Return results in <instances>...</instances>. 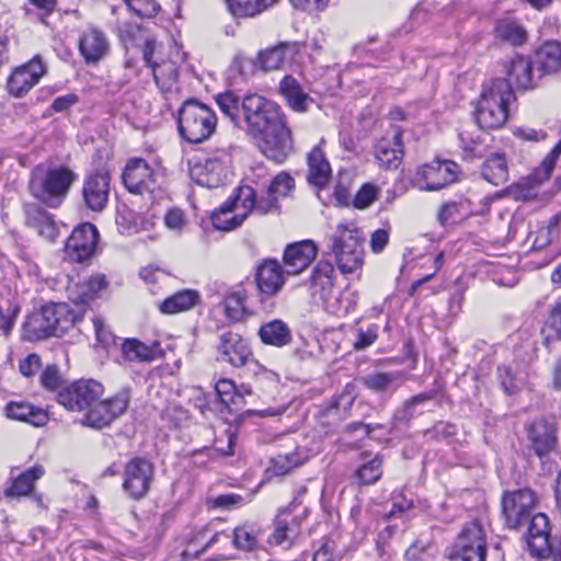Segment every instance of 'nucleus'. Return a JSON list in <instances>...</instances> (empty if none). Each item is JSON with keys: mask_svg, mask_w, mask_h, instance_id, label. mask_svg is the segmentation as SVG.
Returning a JSON list of instances; mask_svg holds the SVG:
<instances>
[{"mask_svg": "<svg viewBox=\"0 0 561 561\" xmlns=\"http://www.w3.org/2000/svg\"><path fill=\"white\" fill-rule=\"evenodd\" d=\"M216 103L234 126L244 123L250 134L262 137L263 152L270 159L282 161L287 157L291 133L279 105L256 93L240 99L230 91L218 94Z\"/></svg>", "mask_w": 561, "mask_h": 561, "instance_id": "nucleus-1", "label": "nucleus"}, {"mask_svg": "<svg viewBox=\"0 0 561 561\" xmlns=\"http://www.w3.org/2000/svg\"><path fill=\"white\" fill-rule=\"evenodd\" d=\"M515 93L505 79H495L482 87L474 110V119L481 129H499L508 118V105Z\"/></svg>", "mask_w": 561, "mask_h": 561, "instance_id": "nucleus-2", "label": "nucleus"}, {"mask_svg": "<svg viewBox=\"0 0 561 561\" xmlns=\"http://www.w3.org/2000/svg\"><path fill=\"white\" fill-rule=\"evenodd\" d=\"M77 175L67 167L33 169L28 182L30 194L44 205L56 208L66 198Z\"/></svg>", "mask_w": 561, "mask_h": 561, "instance_id": "nucleus-3", "label": "nucleus"}, {"mask_svg": "<svg viewBox=\"0 0 561 561\" xmlns=\"http://www.w3.org/2000/svg\"><path fill=\"white\" fill-rule=\"evenodd\" d=\"M364 236L354 222H341L331 236V250L339 270L351 274L363 265Z\"/></svg>", "mask_w": 561, "mask_h": 561, "instance_id": "nucleus-4", "label": "nucleus"}, {"mask_svg": "<svg viewBox=\"0 0 561 561\" xmlns=\"http://www.w3.org/2000/svg\"><path fill=\"white\" fill-rule=\"evenodd\" d=\"M179 131L188 142L198 144L208 139L217 126L215 112L196 100L183 103L179 111Z\"/></svg>", "mask_w": 561, "mask_h": 561, "instance_id": "nucleus-5", "label": "nucleus"}, {"mask_svg": "<svg viewBox=\"0 0 561 561\" xmlns=\"http://www.w3.org/2000/svg\"><path fill=\"white\" fill-rule=\"evenodd\" d=\"M232 158L228 148H217L207 157L195 158L191 164L192 179L208 188L225 185L231 172Z\"/></svg>", "mask_w": 561, "mask_h": 561, "instance_id": "nucleus-6", "label": "nucleus"}, {"mask_svg": "<svg viewBox=\"0 0 561 561\" xmlns=\"http://www.w3.org/2000/svg\"><path fill=\"white\" fill-rule=\"evenodd\" d=\"M254 208V190L251 186H240L234 194L211 215L215 229L230 231L244 221Z\"/></svg>", "mask_w": 561, "mask_h": 561, "instance_id": "nucleus-7", "label": "nucleus"}, {"mask_svg": "<svg viewBox=\"0 0 561 561\" xmlns=\"http://www.w3.org/2000/svg\"><path fill=\"white\" fill-rule=\"evenodd\" d=\"M458 172V165L453 161L433 160L415 171L413 183L421 191H438L454 183Z\"/></svg>", "mask_w": 561, "mask_h": 561, "instance_id": "nucleus-8", "label": "nucleus"}, {"mask_svg": "<svg viewBox=\"0 0 561 561\" xmlns=\"http://www.w3.org/2000/svg\"><path fill=\"white\" fill-rule=\"evenodd\" d=\"M537 503L536 493L528 488L505 492L502 496V515L507 527H519L531 515Z\"/></svg>", "mask_w": 561, "mask_h": 561, "instance_id": "nucleus-9", "label": "nucleus"}, {"mask_svg": "<svg viewBox=\"0 0 561 561\" xmlns=\"http://www.w3.org/2000/svg\"><path fill=\"white\" fill-rule=\"evenodd\" d=\"M154 480V466L144 457L131 458L124 469L123 490L134 500L147 495Z\"/></svg>", "mask_w": 561, "mask_h": 561, "instance_id": "nucleus-10", "label": "nucleus"}, {"mask_svg": "<svg viewBox=\"0 0 561 561\" xmlns=\"http://www.w3.org/2000/svg\"><path fill=\"white\" fill-rule=\"evenodd\" d=\"M103 392L104 388L99 381L78 380L62 388L57 394V401L69 411H82L91 408Z\"/></svg>", "mask_w": 561, "mask_h": 561, "instance_id": "nucleus-11", "label": "nucleus"}, {"mask_svg": "<svg viewBox=\"0 0 561 561\" xmlns=\"http://www.w3.org/2000/svg\"><path fill=\"white\" fill-rule=\"evenodd\" d=\"M129 394L122 391L112 398L93 403L84 415L82 423L93 428H103L108 426L114 420L119 417L127 410Z\"/></svg>", "mask_w": 561, "mask_h": 561, "instance_id": "nucleus-12", "label": "nucleus"}, {"mask_svg": "<svg viewBox=\"0 0 561 561\" xmlns=\"http://www.w3.org/2000/svg\"><path fill=\"white\" fill-rule=\"evenodd\" d=\"M99 241V231L90 222L77 226L67 240L65 254L69 261L84 262L95 252Z\"/></svg>", "mask_w": 561, "mask_h": 561, "instance_id": "nucleus-13", "label": "nucleus"}, {"mask_svg": "<svg viewBox=\"0 0 561 561\" xmlns=\"http://www.w3.org/2000/svg\"><path fill=\"white\" fill-rule=\"evenodd\" d=\"M47 68L39 56H35L28 62L16 67L8 78L7 89L10 95L22 98L35 87L46 73Z\"/></svg>", "mask_w": 561, "mask_h": 561, "instance_id": "nucleus-14", "label": "nucleus"}, {"mask_svg": "<svg viewBox=\"0 0 561 561\" xmlns=\"http://www.w3.org/2000/svg\"><path fill=\"white\" fill-rule=\"evenodd\" d=\"M157 176L158 173L146 160L135 158L124 169L123 183L130 193L142 195L154 191Z\"/></svg>", "mask_w": 561, "mask_h": 561, "instance_id": "nucleus-15", "label": "nucleus"}, {"mask_svg": "<svg viewBox=\"0 0 561 561\" xmlns=\"http://www.w3.org/2000/svg\"><path fill=\"white\" fill-rule=\"evenodd\" d=\"M111 175L107 171H99L85 178L82 196L85 206L92 211H101L108 202Z\"/></svg>", "mask_w": 561, "mask_h": 561, "instance_id": "nucleus-16", "label": "nucleus"}, {"mask_svg": "<svg viewBox=\"0 0 561 561\" xmlns=\"http://www.w3.org/2000/svg\"><path fill=\"white\" fill-rule=\"evenodd\" d=\"M550 533L551 527L548 516L542 513L534 515L526 535V541L531 556L545 558L551 553L553 546Z\"/></svg>", "mask_w": 561, "mask_h": 561, "instance_id": "nucleus-17", "label": "nucleus"}, {"mask_svg": "<svg viewBox=\"0 0 561 561\" xmlns=\"http://www.w3.org/2000/svg\"><path fill=\"white\" fill-rule=\"evenodd\" d=\"M190 546L196 548L195 553L197 554L217 547V559L226 560L230 558L228 550L233 547L232 535L214 530L210 526H207L193 537Z\"/></svg>", "mask_w": 561, "mask_h": 561, "instance_id": "nucleus-18", "label": "nucleus"}, {"mask_svg": "<svg viewBox=\"0 0 561 561\" xmlns=\"http://www.w3.org/2000/svg\"><path fill=\"white\" fill-rule=\"evenodd\" d=\"M375 158L381 168H399L403 158V145L399 129H394L376 142Z\"/></svg>", "mask_w": 561, "mask_h": 561, "instance_id": "nucleus-19", "label": "nucleus"}, {"mask_svg": "<svg viewBox=\"0 0 561 561\" xmlns=\"http://www.w3.org/2000/svg\"><path fill=\"white\" fill-rule=\"evenodd\" d=\"M317 255V247L311 240H305L287 245L284 251L285 271L296 275L306 270Z\"/></svg>", "mask_w": 561, "mask_h": 561, "instance_id": "nucleus-20", "label": "nucleus"}, {"mask_svg": "<svg viewBox=\"0 0 561 561\" xmlns=\"http://www.w3.org/2000/svg\"><path fill=\"white\" fill-rule=\"evenodd\" d=\"M299 518L294 516L289 508L282 510L276 516L275 528L270 535L268 541L272 546L289 549L299 534Z\"/></svg>", "mask_w": 561, "mask_h": 561, "instance_id": "nucleus-21", "label": "nucleus"}, {"mask_svg": "<svg viewBox=\"0 0 561 561\" xmlns=\"http://www.w3.org/2000/svg\"><path fill=\"white\" fill-rule=\"evenodd\" d=\"M508 80L511 85L515 84L517 88L523 90L533 89L537 85L541 79V72L538 68H534L533 61L523 56H516L513 58L507 67Z\"/></svg>", "mask_w": 561, "mask_h": 561, "instance_id": "nucleus-22", "label": "nucleus"}, {"mask_svg": "<svg viewBox=\"0 0 561 561\" xmlns=\"http://www.w3.org/2000/svg\"><path fill=\"white\" fill-rule=\"evenodd\" d=\"M79 50L84 61L94 65L110 51L107 37L98 28H88L80 36Z\"/></svg>", "mask_w": 561, "mask_h": 561, "instance_id": "nucleus-23", "label": "nucleus"}, {"mask_svg": "<svg viewBox=\"0 0 561 561\" xmlns=\"http://www.w3.org/2000/svg\"><path fill=\"white\" fill-rule=\"evenodd\" d=\"M218 353L221 360L234 367L244 366L252 355L245 341L232 332L225 333L220 336Z\"/></svg>", "mask_w": 561, "mask_h": 561, "instance_id": "nucleus-24", "label": "nucleus"}, {"mask_svg": "<svg viewBox=\"0 0 561 561\" xmlns=\"http://www.w3.org/2000/svg\"><path fill=\"white\" fill-rule=\"evenodd\" d=\"M47 324L51 328L53 336H61L71 330L78 321V316L67 304H49L41 309Z\"/></svg>", "mask_w": 561, "mask_h": 561, "instance_id": "nucleus-25", "label": "nucleus"}, {"mask_svg": "<svg viewBox=\"0 0 561 561\" xmlns=\"http://www.w3.org/2000/svg\"><path fill=\"white\" fill-rule=\"evenodd\" d=\"M255 282L262 294L273 296L284 284V271L277 261L265 260L256 268Z\"/></svg>", "mask_w": 561, "mask_h": 561, "instance_id": "nucleus-26", "label": "nucleus"}, {"mask_svg": "<svg viewBox=\"0 0 561 561\" xmlns=\"http://www.w3.org/2000/svg\"><path fill=\"white\" fill-rule=\"evenodd\" d=\"M307 180L317 188L324 187L331 179L332 169L321 145L314 146L307 156Z\"/></svg>", "mask_w": 561, "mask_h": 561, "instance_id": "nucleus-27", "label": "nucleus"}, {"mask_svg": "<svg viewBox=\"0 0 561 561\" xmlns=\"http://www.w3.org/2000/svg\"><path fill=\"white\" fill-rule=\"evenodd\" d=\"M280 95L285 99L286 104L295 112H307L312 99L307 91L300 85L298 80L293 76H285L278 85Z\"/></svg>", "mask_w": 561, "mask_h": 561, "instance_id": "nucleus-28", "label": "nucleus"}, {"mask_svg": "<svg viewBox=\"0 0 561 561\" xmlns=\"http://www.w3.org/2000/svg\"><path fill=\"white\" fill-rule=\"evenodd\" d=\"M528 437L531 440L536 454L542 457L549 454L556 446L554 424L547 420H537L530 425Z\"/></svg>", "mask_w": 561, "mask_h": 561, "instance_id": "nucleus-29", "label": "nucleus"}, {"mask_svg": "<svg viewBox=\"0 0 561 561\" xmlns=\"http://www.w3.org/2000/svg\"><path fill=\"white\" fill-rule=\"evenodd\" d=\"M24 213L26 224L35 229L39 236L50 241L56 238L57 227L49 213L36 204H25Z\"/></svg>", "mask_w": 561, "mask_h": 561, "instance_id": "nucleus-30", "label": "nucleus"}, {"mask_svg": "<svg viewBox=\"0 0 561 561\" xmlns=\"http://www.w3.org/2000/svg\"><path fill=\"white\" fill-rule=\"evenodd\" d=\"M121 351L127 362L150 363L162 355L158 342L145 344L137 339H126L122 343Z\"/></svg>", "mask_w": 561, "mask_h": 561, "instance_id": "nucleus-31", "label": "nucleus"}, {"mask_svg": "<svg viewBox=\"0 0 561 561\" xmlns=\"http://www.w3.org/2000/svg\"><path fill=\"white\" fill-rule=\"evenodd\" d=\"M334 286V267L329 261H319L311 275L312 295L325 300Z\"/></svg>", "mask_w": 561, "mask_h": 561, "instance_id": "nucleus-32", "label": "nucleus"}, {"mask_svg": "<svg viewBox=\"0 0 561 561\" xmlns=\"http://www.w3.org/2000/svg\"><path fill=\"white\" fill-rule=\"evenodd\" d=\"M5 412L10 419L27 422L34 426H42L48 420L47 414L43 409L24 401L8 403Z\"/></svg>", "mask_w": 561, "mask_h": 561, "instance_id": "nucleus-33", "label": "nucleus"}, {"mask_svg": "<svg viewBox=\"0 0 561 561\" xmlns=\"http://www.w3.org/2000/svg\"><path fill=\"white\" fill-rule=\"evenodd\" d=\"M309 458V453L304 447H297L293 453L279 454L271 461L268 472L273 476H285L293 469L305 463Z\"/></svg>", "mask_w": 561, "mask_h": 561, "instance_id": "nucleus-34", "label": "nucleus"}, {"mask_svg": "<svg viewBox=\"0 0 561 561\" xmlns=\"http://www.w3.org/2000/svg\"><path fill=\"white\" fill-rule=\"evenodd\" d=\"M106 286L105 276L96 274L89 279L76 284L69 289L70 299L76 305L88 304L92 300L99 291Z\"/></svg>", "mask_w": 561, "mask_h": 561, "instance_id": "nucleus-35", "label": "nucleus"}, {"mask_svg": "<svg viewBox=\"0 0 561 561\" xmlns=\"http://www.w3.org/2000/svg\"><path fill=\"white\" fill-rule=\"evenodd\" d=\"M538 71L543 75H551L561 68V44L558 42L545 43L536 54Z\"/></svg>", "mask_w": 561, "mask_h": 561, "instance_id": "nucleus-36", "label": "nucleus"}, {"mask_svg": "<svg viewBox=\"0 0 561 561\" xmlns=\"http://www.w3.org/2000/svg\"><path fill=\"white\" fill-rule=\"evenodd\" d=\"M198 301L199 295L197 291L184 289L160 302L159 310L164 314H174L192 309L198 304Z\"/></svg>", "mask_w": 561, "mask_h": 561, "instance_id": "nucleus-37", "label": "nucleus"}, {"mask_svg": "<svg viewBox=\"0 0 561 561\" xmlns=\"http://www.w3.org/2000/svg\"><path fill=\"white\" fill-rule=\"evenodd\" d=\"M456 548H465L486 553L485 533L480 523H467L458 536Z\"/></svg>", "mask_w": 561, "mask_h": 561, "instance_id": "nucleus-38", "label": "nucleus"}, {"mask_svg": "<svg viewBox=\"0 0 561 561\" xmlns=\"http://www.w3.org/2000/svg\"><path fill=\"white\" fill-rule=\"evenodd\" d=\"M45 473V470L42 466L36 465L20 476H18L12 485L5 490L7 496H26L31 494L34 489V483L39 480Z\"/></svg>", "mask_w": 561, "mask_h": 561, "instance_id": "nucleus-39", "label": "nucleus"}, {"mask_svg": "<svg viewBox=\"0 0 561 561\" xmlns=\"http://www.w3.org/2000/svg\"><path fill=\"white\" fill-rule=\"evenodd\" d=\"M482 176L489 183L499 186L508 180V170L502 154H492L482 165Z\"/></svg>", "mask_w": 561, "mask_h": 561, "instance_id": "nucleus-40", "label": "nucleus"}, {"mask_svg": "<svg viewBox=\"0 0 561 561\" xmlns=\"http://www.w3.org/2000/svg\"><path fill=\"white\" fill-rule=\"evenodd\" d=\"M278 0H228L230 12L237 18H251L260 14Z\"/></svg>", "mask_w": 561, "mask_h": 561, "instance_id": "nucleus-41", "label": "nucleus"}, {"mask_svg": "<svg viewBox=\"0 0 561 561\" xmlns=\"http://www.w3.org/2000/svg\"><path fill=\"white\" fill-rule=\"evenodd\" d=\"M260 336L265 344L283 346L290 341V331L280 320L271 321L260 329Z\"/></svg>", "mask_w": 561, "mask_h": 561, "instance_id": "nucleus-42", "label": "nucleus"}, {"mask_svg": "<svg viewBox=\"0 0 561 561\" xmlns=\"http://www.w3.org/2000/svg\"><path fill=\"white\" fill-rule=\"evenodd\" d=\"M293 48L288 44H279L266 49L259 55V64L264 70H277L282 68L289 58Z\"/></svg>", "mask_w": 561, "mask_h": 561, "instance_id": "nucleus-43", "label": "nucleus"}, {"mask_svg": "<svg viewBox=\"0 0 561 561\" xmlns=\"http://www.w3.org/2000/svg\"><path fill=\"white\" fill-rule=\"evenodd\" d=\"M23 336L28 341H38L53 336L51 328L47 324L41 310L27 317L23 324Z\"/></svg>", "mask_w": 561, "mask_h": 561, "instance_id": "nucleus-44", "label": "nucleus"}, {"mask_svg": "<svg viewBox=\"0 0 561 561\" xmlns=\"http://www.w3.org/2000/svg\"><path fill=\"white\" fill-rule=\"evenodd\" d=\"M152 75L157 85L163 92L172 90L178 81V69L172 61H163L161 64L151 65Z\"/></svg>", "mask_w": 561, "mask_h": 561, "instance_id": "nucleus-45", "label": "nucleus"}, {"mask_svg": "<svg viewBox=\"0 0 561 561\" xmlns=\"http://www.w3.org/2000/svg\"><path fill=\"white\" fill-rule=\"evenodd\" d=\"M259 543V529L254 525L244 524L234 528L232 546L239 550L252 551Z\"/></svg>", "mask_w": 561, "mask_h": 561, "instance_id": "nucleus-46", "label": "nucleus"}, {"mask_svg": "<svg viewBox=\"0 0 561 561\" xmlns=\"http://www.w3.org/2000/svg\"><path fill=\"white\" fill-rule=\"evenodd\" d=\"M400 373H377L364 378V385L373 391L392 390L400 385Z\"/></svg>", "mask_w": 561, "mask_h": 561, "instance_id": "nucleus-47", "label": "nucleus"}, {"mask_svg": "<svg viewBox=\"0 0 561 561\" xmlns=\"http://www.w3.org/2000/svg\"><path fill=\"white\" fill-rule=\"evenodd\" d=\"M215 390L220 402L229 409L239 408L243 401V396L237 390L232 380L220 379L215 385Z\"/></svg>", "mask_w": 561, "mask_h": 561, "instance_id": "nucleus-48", "label": "nucleus"}, {"mask_svg": "<svg viewBox=\"0 0 561 561\" xmlns=\"http://www.w3.org/2000/svg\"><path fill=\"white\" fill-rule=\"evenodd\" d=\"M469 213L467 201L447 202L442 205L438 213V220L443 226L450 225L460 220Z\"/></svg>", "mask_w": 561, "mask_h": 561, "instance_id": "nucleus-49", "label": "nucleus"}, {"mask_svg": "<svg viewBox=\"0 0 561 561\" xmlns=\"http://www.w3.org/2000/svg\"><path fill=\"white\" fill-rule=\"evenodd\" d=\"M20 308L9 298H0V336H8L14 325Z\"/></svg>", "mask_w": 561, "mask_h": 561, "instance_id": "nucleus-50", "label": "nucleus"}, {"mask_svg": "<svg viewBox=\"0 0 561 561\" xmlns=\"http://www.w3.org/2000/svg\"><path fill=\"white\" fill-rule=\"evenodd\" d=\"M382 476V458L376 455L368 462L363 463L356 471L357 479L364 484L376 483Z\"/></svg>", "mask_w": 561, "mask_h": 561, "instance_id": "nucleus-51", "label": "nucleus"}, {"mask_svg": "<svg viewBox=\"0 0 561 561\" xmlns=\"http://www.w3.org/2000/svg\"><path fill=\"white\" fill-rule=\"evenodd\" d=\"M497 35L513 45H520L527 38V32L515 22H502L497 25Z\"/></svg>", "mask_w": 561, "mask_h": 561, "instance_id": "nucleus-52", "label": "nucleus"}, {"mask_svg": "<svg viewBox=\"0 0 561 561\" xmlns=\"http://www.w3.org/2000/svg\"><path fill=\"white\" fill-rule=\"evenodd\" d=\"M378 325H359L355 329V340L353 347L356 351H363L371 346L378 339Z\"/></svg>", "mask_w": 561, "mask_h": 561, "instance_id": "nucleus-53", "label": "nucleus"}, {"mask_svg": "<svg viewBox=\"0 0 561 561\" xmlns=\"http://www.w3.org/2000/svg\"><path fill=\"white\" fill-rule=\"evenodd\" d=\"M226 316L233 321L241 319L244 313V296L241 291H233L224 300Z\"/></svg>", "mask_w": 561, "mask_h": 561, "instance_id": "nucleus-54", "label": "nucleus"}, {"mask_svg": "<svg viewBox=\"0 0 561 561\" xmlns=\"http://www.w3.org/2000/svg\"><path fill=\"white\" fill-rule=\"evenodd\" d=\"M237 428L229 426L225 432L215 438L214 446L224 456H231L234 454V445L237 440Z\"/></svg>", "mask_w": 561, "mask_h": 561, "instance_id": "nucleus-55", "label": "nucleus"}, {"mask_svg": "<svg viewBox=\"0 0 561 561\" xmlns=\"http://www.w3.org/2000/svg\"><path fill=\"white\" fill-rule=\"evenodd\" d=\"M136 14L142 18H153L160 10L157 0H124Z\"/></svg>", "mask_w": 561, "mask_h": 561, "instance_id": "nucleus-56", "label": "nucleus"}, {"mask_svg": "<svg viewBox=\"0 0 561 561\" xmlns=\"http://www.w3.org/2000/svg\"><path fill=\"white\" fill-rule=\"evenodd\" d=\"M294 187V179L287 173H278L268 186V195H274L276 198L286 196Z\"/></svg>", "mask_w": 561, "mask_h": 561, "instance_id": "nucleus-57", "label": "nucleus"}, {"mask_svg": "<svg viewBox=\"0 0 561 561\" xmlns=\"http://www.w3.org/2000/svg\"><path fill=\"white\" fill-rule=\"evenodd\" d=\"M289 3L296 10L305 12L310 15H318L319 13L325 11L331 0H288Z\"/></svg>", "mask_w": 561, "mask_h": 561, "instance_id": "nucleus-58", "label": "nucleus"}, {"mask_svg": "<svg viewBox=\"0 0 561 561\" xmlns=\"http://www.w3.org/2000/svg\"><path fill=\"white\" fill-rule=\"evenodd\" d=\"M377 187L373 184H365L354 197L353 205L357 209H365L376 199Z\"/></svg>", "mask_w": 561, "mask_h": 561, "instance_id": "nucleus-59", "label": "nucleus"}, {"mask_svg": "<svg viewBox=\"0 0 561 561\" xmlns=\"http://www.w3.org/2000/svg\"><path fill=\"white\" fill-rule=\"evenodd\" d=\"M486 553L479 552L477 550L460 549L454 547L449 554V561H485Z\"/></svg>", "mask_w": 561, "mask_h": 561, "instance_id": "nucleus-60", "label": "nucleus"}, {"mask_svg": "<svg viewBox=\"0 0 561 561\" xmlns=\"http://www.w3.org/2000/svg\"><path fill=\"white\" fill-rule=\"evenodd\" d=\"M497 376L501 381L502 388L508 394H513L517 390V385L515 382V377L512 369L505 365L499 366Z\"/></svg>", "mask_w": 561, "mask_h": 561, "instance_id": "nucleus-61", "label": "nucleus"}, {"mask_svg": "<svg viewBox=\"0 0 561 561\" xmlns=\"http://www.w3.org/2000/svg\"><path fill=\"white\" fill-rule=\"evenodd\" d=\"M93 328L96 340L102 346L107 347L114 342V335L107 330L103 319L94 318Z\"/></svg>", "mask_w": 561, "mask_h": 561, "instance_id": "nucleus-62", "label": "nucleus"}, {"mask_svg": "<svg viewBox=\"0 0 561 561\" xmlns=\"http://www.w3.org/2000/svg\"><path fill=\"white\" fill-rule=\"evenodd\" d=\"M164 224L171 230L181 231L186 224L183 211L178 208L170 209L164 216Z\"/></svg>", "mask_w": 561, "mask_h": 561, "instance_id": "nucleus-63", "label": "nucleus"}, {"mask_svg": "<svg viewBox=\"0 0 561 561\" xmlns=\"http://www.w3.org/2000/svg\"><path fill=\"white\" fill-rule=\"evenodd\" d=\"M459 138L465 152H467L466 159H469L471 156H478L480 153L478 149V147L482 144L480 136L473 138L468 131H462L460 133Z\"/></svg>", "mask_w": 561, "mask_h": 561, "instance_id": "nucleus-64", "label": "nucleus"}]
</instances>
